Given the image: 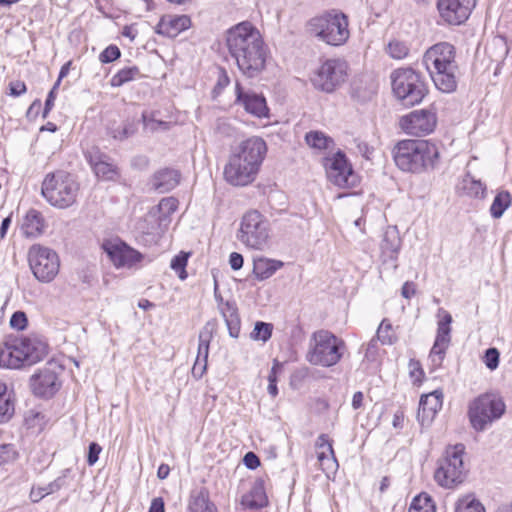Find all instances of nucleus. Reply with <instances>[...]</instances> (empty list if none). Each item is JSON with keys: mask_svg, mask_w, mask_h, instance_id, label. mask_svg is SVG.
I'll use <instances>...</instances> for the list:
<instances>
[{"mask_svg": "<svg viewBox=\"0 0 512 512\" xmlns=\"http://www.w3.org/2000/svg\"><path fill=\"white\" fill-rule=\"evenodd\" d=\"M226 46L239 71L247 78L258 77L266 67L267 47L258 29L241 22L227 31Z\"/></svg>", "mask_w": 512, "mask_h": 512, "instance_id": "f257e3e1", "label": "nucleus"}, {"mask_svg": "<svg viewBox=\"0 0 512 512\" xmlns=\"http://www.w3.org/2000/svg\"><path fill=\"white\" fill-rule=\"evenodd\" d=\"M266 153V143L260 137H251L241 142L224 167L225 180L239 187L251 184L256 179Z\"/></svg>", "mask_w": 512, "mask_h": 512, "instance_id": "f03ea898", "label": "nucleus"}, {"mask_svg": "<svg viewBox=\"0 0 512 512\" xmlns=\"http://www.w3.org/2000/svg\"><path fill=\"white\" fill-rule=\"evenodd\" d=\"M423 64L438 90L444 93L456 90L459 67L452 44L439 42L431 46L423 55Z\"/></svg>", "mask_w": 512, "mask_h": 512, "instance_id": "7ed1b4c3", "label": "nucleus"}, {"mask_svg": "<svg viewBox=\"0 0 512 512\" xmlns=\"http://www.w3.org/2000/svg\"><path fill=\"white\" fill-rule=\"evenodd\" d=\"M393 158L402 171L421 173L436 167L439 149L427 140H402L393 149Z\"/></svg>", "mask_w": 512, "mask_h": 512, "instance_id": "20e7f679", "label": "nucleus"}, {"mask_svg": "<svg viewBox=\"0 0 512 512\" xmlns=\"http://www.w3.org/2000/svg\"><path fill=\"white\" fill-rule=\"evenodd\" d=\"M307 32L328 45L341 46L349 38L348 17L337 10H330L311 18L306 24Z\"/></svg>", "mask_w": 512, "mask_h": 512, "instance_id": "39448f33", "label": "nucleus"}, {"mask_svg": "<svg viewBox=\"0 0 512 512\" xmlns=\"http://www.w3.org/2000/svg\"><path fill=\"white\" fill-rule=\"evenodd\" d=\"M78 192L79 184L74 176L63 170L47 174L41 186V193L46 201L60 209L72 206Z\"/></svg>", "mask_w": 512, "mask_h": 512, "instance_id": "423d86ee", "label": "nucleus"}, {"mask_svg": "<svg viewBox=\"0 0 512 512\" xmlns=\"http://www.w3.org/2000/svg\"><path fill=\"white\" fill-rule=\"evenodd\" d=\"M344 349L343 340L327 330H319L312 336L307 360L312 365L331 367L340 361Z\"/></svg>", "mask_w": 512, "mask_h": 512, "instance_id": "0eeeda50", "label": "nucleus"}, {"mask_svg": "<svg viewBox=\"0 0 512 512\" xmlns=\"http://www.w3.org/2000/svg\"><path fill=\"white\" fill-rule=\"evenodd\" d=\"M392 90L402 105L419 104L427 90L421 75L412 68H399L391 74Z\"/></svg>", "mask_w": 512, "mask_h": 512, "instance_id": "6e6552de", "label": "nucleus"}, {"mask_svg": "<svg viewBox=\"0 0 512 512\" xmlns=\"http://www.w3.org/2000/svg\"><path fill=\"white\" fill-rule=\"evenodd\" d=\"M506 405L501 397L485 393L475 398L468 407V417L472 427L484 431L504 414Z\"/></svg>", "mask_w": 512, "mask_h": 512, "instance_id": "1a4fd4ad", "label": "nucleus"}, {"mask_svg": "<svg viewBox=\"0 0 512 512\" xmlns=\"http://www.w3.org/2000/svg\"><path fill=\"white\" fill-rule=\"evenodd\" d=\"M464 453L465 446L463 444L446 448L444 456L438 461V467L434 473V479L440 486L453 488L463 482L465 476Z\"/></svg>", "mask_w": 512, "mask_h": 512, "instance_id": "9d476101", "label": "nucleus"}, {"mask_svg": "<svg viewBox=\"0 0 512 512\" xmlns=\"http://www.w3.org/2000/svg\"><path fill=\"white\" fill-rule=\"evenodd\" d=\"M348 64L340 58H329L320 62L311 76L313 87L324 93H333L347 79Z\"/></svg>", "mask_w": 512, "mask_h": 512, "instance_id": "9b49d317", "label": "nucleus"}, {"mask_svg": "<svg viewBox=\"0 0 512 512\" xmlns=\"http://www.w3.org/2000/svg\"><path fill=\"white\" fill-rule=\"evenodd\" d=\"M269 222L257 210L244 214L241 220L238 239L247 247L262 250L269 239Z\"/></svg>", "mask_w": 512, "mask_h": 512, "instance_id": "f8f14e48", "label": "nucleus"}, {"mask_svg": "<svg viewBox=\"0 0 512 512\" xmlns=\"http://www.w3.org/2000/svg\"><path fill=\"white\" fill-rule=\"evenodd\" d=\"M30 269L37 280L51 282L59 272L60 261L57 253L39 244H34L28 251Z\"/></svg>", "mask_w": 512, "mask_h": 512, "instance_id": "ddd939ff", "label": "nucleus"}, {"mask_svg": "<svg viewBox=\"0 0 512 512\" xmlns=\"http://www.w3.org/2000/svg\"><path fill=\"white\" fill-rule=\"evenodd\" d=\"M477 0H437L436 7L441 21L450 26H460L470 17Z\"/></svg>", "mask_w": 512, "mask_h": 512, "instance_id": "4468645a", "label": "nucleus"}, {"mask_svg": "<svg viewBox=\"0 0 512 512\" xmlns=\"http://www.w3.org/2000/svg\"><path fill=\"white\" fill-rule=\"evenodd\" d=\"M326 172L330 182L340 188H350L356 184L357 177L342 151L327 159Z\"/></svg>", "mask_w": 512, "mask_h": 512, "instance_id": "2eb2a0df", "label": "nucleus"}, {"mask_svg": "<svg viewBox=\"0 0 512 512\" xmlns=\"http://www.w3.org/2000/svg\"><path fill=\"white\" fill-rule=\"evenodd\" d=\"M440 316L441 319L437 323L436 338L429 355L431 362L435 366L441 365L442 361L444 360L446 350L448 349L451 342V323L453 321L452 316L443 308L438 310V317Z\"/></svg>", "mask_w": 512, "mask_h": 512, "instance_id": "dca6fc26", "label": "nucleus"}, {"mask_svg": "<svg viewBox=\"0 0 512 512\" xmlns=\"http://www.w3.org/2000/svg\"><path fill=\"white\" fill-rule=\"evenodd\" d=\"M435 112L429 109L414 110L400 119L401 128L410 135L423 136L436 127Z\"/></svg>", "mask_w": 512, "mask_h": 512, "instance_id": "f3484780", "label": "nucleus"}, {"mask_svg": "<svg viewBox=\"0 0 512 512\" xmlns=\"http://www.w3.org/2000/svg\"><path fill=\"white\" fill-rule=\"evenodd\" d=\"M235 94V103L242 106L247 113L256 118L269 117L270 110L262 93L245 90L239 82H236Z\"/></svg>", "mask_w": 512, "mask_h": 512, "instance_id": "a211bd4d", "label": "nucleus"}, {"mask_svg": "<svg viewBox=\"0 0 512 512\" xmlns=\"http://www.w3.org/2000/svg\"><path fill=\"white\" fill-rule=\"evenodd\" d=\"M103 249L117 268H130L142 259L140 252L122 241H107L103 244Z\"/></svg>", "mask_w": 512, "mask_h": 512, "instance_id": "6ab92c4d", "label": "nucleus"}, {"mask_svg": "<svg viewBox=\"0 0 512 512\" xmlns=\"http://www.w3.org/2000/svg\"><path fill=\"white\" fill-rule=\"evenodd\" d=\"M31 386L36 396L50 398L59 390L61 383L54 371L44 369L32 376Z\"/></svg>", "mask_w": 512, "mask_h": 512, "instance_id": "aec40b11", "label": "nucleus"}, {"mask_svg": "<svg viewBox=\"0 0 512 512\" xmlns=\"http://www.w3.org/2000/svg\"><path fill=\"white\" fill-rule=\"evenodd\" d=\"M443 393L435 390L429 394L422 395L419 401L417 419L422 426L432 423L438 411L442 408Z\"/></svg>", "mask_w": 512, "mask_h": 512, "instance_id": "412c9836", "label": "nucleus"}, {"mask_svg": "<svg viewBox=\"0 0 512 512\" xmlns=\"http://www.w3.org/2000/svg\"><path fill=\"white\" fill-rule=\"evenodd\" d=\"M214 324L207 322L199 332L198 351L192 372L194 376L201 377L207 368L209 345L213 337Z\"/></svg>", "mask_w": 512, "mask_h": 512, "instance_id": "4be33fe9", "label": "nucleus"}, {"mask_svg": "<svg viewBox=\"0 0 512 512\" xmlns=\"http://www.w3.org/2000/svg\"><path fill=\"white\" fill-rule=\"evenodd\" d=\"M191 26L187 15H164L157 24L156 32L160 35L175 38Z\"/></svg>", "mask_w": 512, "mask_h": 512, "instance_id": "5701e85b", "label": "nucleus"}, {"mask_svg": "<svg viewBox=\"0 0 512 512\" xmlns=\"http://www.w3.org/2000/svg\"><path fill=\"white\" fill-rule=\"evenodd\" d=\"M181 174L173 168H162L156 171L150 184L153 190L159 193H166L174 189L180 182Z\"/></svg>", "mask_w": 512, "mask_h": 512, "instance_id": "b1692460", "label": "nucleus"}, {"mask_svg": "<svg viewBox=\"0 0 512 512\" xmlns=\"http://www.w3.org/2000/svg\"><path fill=\"white\" fill-rule=\"evenodd\" d=\"M95 175L102 180H115L118 176L117 167L107 155L96 152L90 153L87 157Z\"/></svg>", "mask_w": 512, "mask_h": 512, "instance_id": "393cba45", "label": "nucleus"}, {"mask_svg": "<svg viewBox=\"0 0 512 512\" xmlns=\"http://www.w3.org/2000/svg\"><path fill=\"white\" fill-rule=\"evenodd\" d=\"M241 504L251 510L261 509L268 505L263 478L259 477L254 481L250 491L242 496Z\"/></svg>", "mask_w": 512, "mask_h": 512, "instance_id": "a878e982", "label": "nucleus"}, {"mask_svg": "<svg viewBox=\"0 0 512 512\" xmlns=\"http://www.w3.org/2000/svg\"><path fill=\"white\" fill-rule=\"evenodd\" d=\"M22 349L26 363L31 366L41 361L47 354V345L37 338L25 337L17 340Z\"/></svg>", "mask_w": 512, "mask_h": 512, "instance_id": "bb28decb", "label": "nucleus"}, {"mask_svg": "<svg viewBox=\"0 0 512 512\" xmlns=\"http://www.w3.org/2000/svg\"><path fill=\"white\" fill-rule=\"evenodd\" d=\"M378 84L370 75L360 76L352 82L351 94L361 102L370 100L376 93Z\"/></svg>", "mask_w": 512, "mask_h": 512, "instance_id": "cd10ccee", "label": "nucleus"}, {"mask_svg": "<svg viewBox=\"0 0 512 512\" xmlns=\"http://www.w3.org/2000/svg\"><path fill=\"white\" fill-rule=\"evenodd\" d=\"M0 366L9 369H19L28 366L25 355L17 340L13 345L0 350Z\"/></svg>", "mask_w": 512, "mask_h": 512, "instance_id": "c85d7f7f", "label": "nucleus"}, {"mask_svg": "<svg viewBox=\"0 0 512 512\" xmlns=\"http://www.w3.org/2000/svg\"><path fill=\"white\" fill-rule=\"evenodd\" d=\"M218 307L225 320L229 335L233 338H237L240 333L241 322L236 303L234 301L224 302L223 299H221V303H219Z\"/></svg>", "mask_w": 512, "mask_h": 512, "instance_id": "c756f323", "label": "nucleus"}, {"mask_svg": "<svg viewBox=\"0 0 512 512\" xmlns=\"http://www.w3.org/2000/svg\"><path fill=\"white\" fill-rule=\"evenodd\" d=\"M401 246V239L399 232L396 227H388L384 234L380 244L382 255L389 259H397Z\"/></svg>", "mask_w": 512, "mask_h": 512, "instance_id": "7c9ffc66", "label": "nucleus"}, {"mask_svg": "<svg viewBox=\"0 0 512 512\" xmlns=\"http://www.w3.org/2000/svg\"><path fill=\"white\" fill-rule=\"evenodd\" d=\"M188 508L191 512H218L216 505L210 500L209 491L205 487L192 491Z\"/></svg>", "mask_w": 512, "mask_h": 512, "instance_id": "2f4dec72", "label": "nucleus"}, {"mask_svg": "<svg viewBox=\"0 0 512 512\" xmlns=\"http://www.w3.org/2000/svg\"><path fill=\"white\" fill-rule=\"evenodd\" d=\"M44 219L41 213L35 209L29 210L22 223L23 234L28 238L38 237L43 233Z\"/></svg>", "mask_w": 512, "mask_h": 512, "instance_id": "473e14b6", "label": "nucleus"}, {"mask_svg": "<svg viewBox=\"0 0 512 512\" xmlns=\"http://www.w3.org/2000/svg\"><path fill=\"white\" fill-rule=\"evenodd\" d=\"M15 413V397L5 383L0 382V424L9 422Z\"/></svg>", "mask_w": 512, "mask_h": 512, "instance_id": "72a5a7b5", "label": "nucleus"}, {"mask_svg": "<svg viewBox=\"0 0 512 512\" xmlns=\"http://www.w3.org/2000/svg\"><path fill=\"white\" fill-rule=\"evenodd\" d=\"M71 472V469L67 468L62 471V475L56 478L54 481L50 482L46 486L32 488L30 492V498L33 502H39L45 496L52 494L54 492L59 491L62 487L66 485V477Z\"/></svg>", "mask_w": 512, "mask_h": 512, "instance_id": "f704fd0d", "label": "nucleus"}, {"mask_svg": "<svg viewBox=\"0 0 512 512\" xmlns=\"http://www.w3.org/2000/svg\"><path fill=\"white\" fill-rule=\"evenodd\" d=\"M283 266V262L268 258H255L253 261V273L258 280L271 277Z\"/></svg>", "mask_w": 512, "mask_h": 512, "instance_id": "c9c22d12", "label": "nucleus"}, {"mask_svg": "<svg viewBox=\"0 0 512 512\" xmlns=\"http://www.w3.org/2000/svg\"><path fill=\"white\" fill-rule=\"evenodd\" d=\"M459 191L466 196L476 199H483L486 194V186L474 179L471 174H466L458 186Z\"/></svg>", "mask_w": 512, "mask_h": 512, "instance_id": "e433bc0d", "label": "nucleus"}, {"mask_svg": "<svg viewBox=\"0 0 512 512\" xmlns=\"http://www.w3.org/2000/svg\"><path fill=\"white\" fill-rule=\"evenodd\" d=\"M512 196L507 190H499L490 206V214L494 219H499L504 212L511 206Z\"/></svg>", "mask_w": 512, "mask_h": 512, "instance_id": "4c0bfd02", "label": "nucleus"}, {"mask_svg": "<svg viewBox=\"0 0 512 512\" xmlns=\"http://www.w3.org/2000/svg\"><path fill=\"white\" fill-rule=\"evenodd\" d=\"M142 77L140 69L137 66L125 67L119 70L110 80L112 87H120L125 83Z\"/></svg>", "mask_w": 512, "mask_h": 512, "instance_id": "58836bf2", "label": "nucleus"}, {"mask_svg": "<svg viewBox=\"0 0 512 512\" xmlns=\"http://www.w3.org/2000/svg\"><path fill=\"white\" fill-rule=\"evenodd\" d=\"M307 145L313 149L326 150L333 143V139L321 131H310L305 136Z\"/></svg>", "mask_w": 512, "mask_h": 512, "instance_id": "ea45409f", "label": "nucleus"}, {"mask_svg": "<svg viewBox=\"0 0 512 512\" xmlns=\"http://www.w3.org/2000/svg\"><path fill=\"white\" fill-rule=\"evenodd\" d=\"M455 512H485V508L475 496L468 494L457 500Z\"/></svg>", "mask_w": 512, "mask_h": 512, "instance_id": "a19ab883", "label": "nucleus"}, {"mask_svg": "<svg viewBox=\"0 0 512 512\" xmlns=\"http://www.w3.org/2000/svg\"><path fill=\"white\" fill-rule=\"evenodd\" d=\"M408 512H435V504L430 495L421 493L412 500Z\"/></svg>", "mask_w": 512, "mask_h": 512, "instance_id": "79ce46f5", "label": "nucleus"}, {"mask_svg": "<svg viewBox=\"0 0 512 512\" xmlns=\"http://www.w3.org/2000/svg\"><path fill=\"white\" fill-rule=\"evenodd\" d=\"M273 331V324L266 323L262 321H257L255 323L254 329L252 330L250 337L255 341L267 342L271 336Z\"/></svg>", "mask_w": 512, "mask_h": 512, "instance_id": "37998d69", "label": "nucleus"}, {"mask_svg": "<svg viewBox=\"0 0 512 512\" xmlns=\"http://www.w3.org/2000/svg\"><path fill=\"white\" fill-rule=\"evenodd\" d=\"M317 458L320 463L321 469L328 473L338 468V462L336 460L333 448H328L326 451H318Z\"/></svg>", "mask_w": 512, "mask_h": 512, "instance_id": "c03bdc74", "label": "nucleus"}, {"mask_svg": "<svg viewBox=\"0 0 512 512\" xmlns=\"http://www.w3.org/2000/svg\"><path fill=\"white\" fill-rule=\"evenodd\" d=\"M142 123H143V129L146 132H155L158 129H168V123L162 120H157L154 118L153 112L144 111L142 113Z\"/></svg>", "mask_w": 512, "mask_h": 512, "instance_id": "a18cd8bd", "label": "nucleus"}, {"mask_svg": "<svg viewBox=\"0 0 512 512\" xmlns=\"http://www.w3.org/2000/svg\"><path fill=\"white\" fill-rule=\"evenodd\" d=\"M189 253L180 252L171 260L170 267L178 274L181 280L187 278L186 266L188 262Z\"/></svg>", "mask_w": 512, "mask_h": 512, "instance_id": "49530a36", "label": "nucleus"}, {"mask_svg": "<svg viewBox=\"0 0 512 512\" xmlns=\"http://www.w3.org/2000/svg\"><path fill=\"white\" fill-rule=\"evenodd\" d=\"M376 338L379 340L383 345H391L395 342L396 337L392 333V325L386 320H382L380 323Z\"/></svg>", "mask_w": 512, "mask_h": 512, "instance_id": "de8ad7c7", "label": "nucleus"}, {"mask_svg": "<svg viewBox=\"0 0 512 512\" xmlns=\"http://www.w3.org/2000/svg\"><path fill=\"white\" fill-rule=\"evenodd\" d=\"M387 53L394 59L401 60L408 56L409 47L399 40H392L386 48Z\"/></svg>", "mask_w": 512, "mask_h": 512, "instance_id": "09e8293b", "label": "nucleus"}, {"mask_svg": "<svg viewBox=\"0 0 512 512\" xmlns=\"http://www.w3.org/2000/svg\"><path fill=\"white\" fill-rule=\"evenodd\" d=\"M25 423L28 428L42 429L45 424V416L40 411L29 410L25 415Z\"/></svg>", "mask_w": 512, "mask_h": 512, "instance_id": "8fccbe9b", "label": "nucleus"}, {"mask_svg": "<svg viewBox=\"0 0 512 512\" xmlns=\"http://www.w3.org/2000/svg\"><path fill=\"white\" fill-rule=\"evenodd\" d=\"M121 56V51L116 45H109L106 47L99 55V60L101 63H111L115 60L119 59Z\"/></svg>", "mask_w": 512, "mask_h": 512, "instance_id": "3c124183", "label": "nucleus"}, {"mask_svg": "<svg viewBox=\"0 0 512 512\" xmlns=\"http://www.w3.org/2000/svg\"><path fill=\"white\" fill-rule=\"evenodd\" d=\"M178 208V200L174 197L163 198L159 204V212L164 216H169L174 213Z\"/></svg>", "mask_w": 512, "mask_h": 512, "instance_id": "603ef678", "label": "nucleus"}, {"mask_svg": "<svg viewBox=\"0 0 512 512\" xmlns=\"http://www.w3.org/2000/svg\"><path fill=\"white\" fill-rule=\"evenodd\" d=\"M499 357L500 354L497 348H488L484 354V363L486 367L490 370H495L499 365Z\"/></svg>", "mask_w": 512, "mask_h": 512, "instance_id": "864d4df0", "label": "nucleus"}, {"mask_svg": "<svg viewBox=\"0 0 512 512\" xmlns=\"http://www.w3.org/2000/svg\"><path fill=\"white\" fill-rule=\"evenodd\" d=\"M28 319L23 311H16L10 318V326L16 330H24L27 326Z\"/></svg>", "mask_w": 512, "mask_h": 512, "instance_id": "5fc2aeb1", "label": "nucleus"}, {"mask_svg": "<svg viewBox=\"0 0 512 512\" xmlns=\"http://www.w3.org/2000/svg\"><path fill=\"white\" fill-rule=\"evenodd\" d=\"M139 120L136 118L127 119L122 125V134L125 139L133 136L138 130Z\"/></svg>", "mask_w": 512, "mask_h": 512, "instance_id": "6e6d98bb", "label": "nucleus"}, {"mask_svg": "<svg viewBox=\"0 0 512 512\" xmlns=\"http://www.w3.org/2000/svg\"><path fill=\"white\" fill-rule=\"evenodd\" d=\"M216 131L222 136L232 137L234 136L235 129L229 123L227 119H218L216 123Z\"/></svg>", "mask_w": 512, "mask_h": 512, "instance_id": "4d7b16f0", "label": "nucleus"}, {"mask_svg": "<svg viewBox=\"0 0 512 512\" xmlns=\"http://www.w3.org/2000/svg\"><path fill=\"white\" fill-rule=\"evenodd\" d=\"M16 451L10 444H0V464L14 460Z\"/></svg>", "mask_w": 512, "mask_h": 512, "instance_id": "13d9d810", "label": "nucleus"}, {"mask_svg": "<svg viewBox=\"0 0 512 512\" xmlns=\"http://www.w3.org/2000/svg\"><path fill=\"white\" fill-rule=\"evenodd\" d=\"M101 451L102 447L98 443L91 442L89 444L87 454V463L89 466L94 465L98 461Z\"/></svg>", "mask_w": 512, "mask_h": 512, "instance_id": "bf43d9fd", "label": "nucleus"}, {"mask_svg": "<svg viewBox=\"0 0 512 512\" xmlns=\"http://www.w3.org/2000/svg\"><path fill=\"white\" fill-rule=\"evenodd\" d=\"M10 95L14 97L21 96L27 91L26 84L23 81H13L9 84Z\"/></svg>", "mask_w": 512, "mask_h": 512, "instance_id": "052dcab7", "label": "nucleus"}, {"mask_svg": "<svg viewBox=\"0 0 512 512\" xmlns=\"http://www.w3.org/2000/svg\"><path fill=\"white\" fill-rule=\"evenodd\" d=\"M245 466L251 470L260 466V459L254 452H247L243 458Z\"/></svg>", "mask_w": 512, "mask_h": 512, "instance_id": "680f3d73", "label": "nucleus"}, {"mask_svg": "<svg viewBox=\"0 0 512 512\" xmlns=\"http://www.w3.org/2000/svg\"><path fill=\"white\" fill-rule=\"evenodd\" d=\"M244 263L243 256L240 253L232 252L229 256V264L233 270H239Z\"/></svg>", "mask_w": 512, "mask_h": 512, "instance_id": "e2e57ef3", "label": "nucleus"}, {"mask_svg": "<svg viewBox=\"0 0 512 512\" xmlns=\"http://www.w3.org/2000/svg\"><path fill=\"white\" fill-rule=\"evenodd\" d=\"M316 448L319 451L328 452V448H333L332 443L326 434H321L316 440Z\"/></svg>", "mask_w": 512, "mask_h": 512, "instance_id": "0e129e2a", "label": "nucleus"}, {"mask_svg": "<svg viewBox=\"0 0 512 512\" xmlns=\"http://www.w3.org/2000/svg\"><path fill=\"white\" fill-rule=\"evenodd\" d=\"M416 293V287L413 282L407 281L403 284L401 295L406 299H411Z\"/></svg>", "mask_w": 512, "mask_h": 512, "instance_id": "69168bd1", "label": "nucleus"}, {"mask_svg": "<svg viewBox=\"0 0 512 512\" xmlns=\"http://www.w3.org/2000/svg\"><path fill=\"white\" fill-rule=\"evenodd\" d=\"M268 381H269L268 388H267L268 393L272 397H276L278 394V388H277V384H276V374L274 371V367L272 368L271 373L268 376Z\"/></svg>", "mask_w": 512, "mask_h": 512, "instance_id": "338daca9", "label": "nucleus"}, {"mask_svg": "<svg viewBox=\"0 0 512 512\" xmlns=\"http://www.w3.org/2000/svg\"><path fill=\"white\" fill-rule=\"evenodd\" d=\"M149 512H165L164 501L161 497L152 500Z\"/></svg>", "mask_w": 512, "mask_h": 512, "instance_id": "774afa93", "label": "nucleus"}]
</instances>
